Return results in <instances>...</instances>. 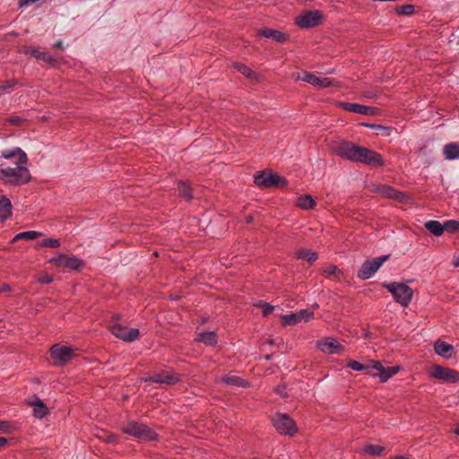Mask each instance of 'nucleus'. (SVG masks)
<instances>
[{
	"instance_id": "1",
	"label": "nucleus",
	"mask_w": 459,
	"mask_h": 459,
	"mask_svg": "<svg viewBox=\"0 0 459 459\" xmlns=\"http://www.w3.org/2000/svg\"><path fill=\"white\" fill-rule=\"evenodd\" d=\"M332 150L336 156L353 163H361L373 168H381L385 165L380 153L348 140L336 142Z\"/></svg>"
},
{
	"instance_id": "2",
	"label": "nucleus",
	"mask_w": 459,
	"mask_h": 459,
	"mask_svg": "<svg viewBox=\"0 0 459 459\" xmlns=\"http://www.w3.org/2000/svg\"><path fill=\"white\" fill-rule=\"evenodd\" d=\"M1 157L6 160L16 159L15 168H4L0 165V179L5 180L10 185L21 186L31 181V176L29 169L23 166L27 164L28 158L26 153L19 147L11 150L3 151Z\"/></svg>"
},
{
	"instance_id": "3",
	"label": "nucleus",
	"mask_w": 459,
	"mask_h": 459,
	"mask_svg": "<svg viewBox=\"0 0 459 459\" xmlns=\"http://www.w3.org/2000/svg\"><path fill=\"white\" fill-rule=\"evenodd\" d=\"M254 182L260 188H286L288 180L272 170L257 171Z\"/></svg>"
},
{
	"instance_id": "4",
	"label": "nucleus",
	"mask_w": 459,
	"mask_h": 459,
	"mask_svg": "<svg viewBox=\"0 0 459 459\" xmlns=\"http://www.w3.org/2000/svg\"><path fill=\"white\" fill-rule=\"evenodd\" d=\"M123 433L143 441H155L159 439L158 433L143 423L129 421L121 428Z\"/></svg>"
},
{
	"instance_id": "5",
	"label": "nucleus",
	"mask_w": 459,
	"mask_h": 459,
	"mask_svg": "<svg viewBox=\"0 0 459 459\" xmlns=\"http://www.w3.org/2000/svg\"><path fill=\"white\" fill-rule=\"evenodd\" d=\"M383 288L386 289L393 296L395 302L399 303L402 307H408L411 303L413 290L412 289L403 282H383Z\"/></svg>"
},
{
	"instance_id": "6",
	"label": "nucleus",
	"mask_w": 459,
	"mask_h": 459,
	"mask_svg": "<svg viewBox=\"0 0 459 459\" xmlns=\"http://www.w3.org/2000/svg\"><path fill=\"white\" fill-rule=\"evenodd\" d=\"M272 423L280 435L292 437L298 432L295 420L287 413L276 412L272 417Z\"/></svg>"
},
{
	"instance_id": "7",
	"label": "nucleus",
	"mask_w": 459,
	"mask_h": 459,
	"mask_svg": "<svg viewBox=\"0 0 459 459\" xmlns=\"http://www.w3.org/2000/svg\"><path fill=\"white\" fill-rule=\"evenodd\" d=\"M391 255H385L371 260H366L359 269L357 276L360 280H368L371 278L382 264L390 258Z\"/></svg>"
},
{
	"instance_id": "8",
	"label": "nucleus",
	"mask_w": 459,
	"mask_h": 459,
	"mask_svg": "<svg viewBox=\"0 0 459 459\" xmlns=\"http://www.w3.org/2000/svg\"><path fill=\"white\" fill-rule=\"evenodd\" d=\"M48 263L56 267H63L76 272H80L84 264L83 260L75 255H68L64 253H59L56 256L51 257Z\"/></svg>"
},
{
	"instance_id": "9",
	"label": "nucleus",
	"mask_w": 459,
	"mask_h": 459,
	"mask_svg": "<svg viewBox=\"0 0 459 459\" xmlns=\"http://www.w3.org/2000/svg\"><path fill=\"white\" fill-rule=\"evenodd\" d=\"M74 355V350L68 346L54 344L49 349L50 359L56 366H64L67 364L73 359Z\"/></svg>"
},
{
	"instance_id": "10",
	"label": "nucleus",
	"mask_w": 459,
	"mask_h": 459,
	"mask_svg": "<svg viewBox=\"0 0 459 459\" xmlns=\"http://www.w3.org/2000/svg\"><path fill=\"white\" fill-rule=\"evenodd\" d=\"M324 15L319 10L306 11L296 18L295 23L302 29L314 28L319 25Z\"/></svg>"
},
{
	"instance_id": "11",
	"label": "nucleus",
	"mask_w": 459,
	"mask_h": 459,
	"mask_svg": "<svg viewBox=\"0 0 459 459\" xmlns=\"http://www.w3.org/2000/svg\"><path fill=\"white\" fill-rule=\"evenodd\" d=\"M108 330L112 334H114L117 338H119L125 342H134L139 337V329L138 328H130L128 329L126 326L122 325L119 323L110 324L108 325Z\"/></svg>"
},
{
	"instance_id": "12",
	"label": "nucleus",
	"mask_w": 459,
	"mask_h": 459,
	"mask_svg": "<svg viewBox=\"0 0 459 459\" xmlns=\"http://www.w3.org/2000/svg\"><path fill=\"white\" fill-rule=\"evenodd\" d=\"M181 376L178 373L162 370L160 373H154L152 376L143 378L144 382H152L157 384H166L173 385L180 382Z\"/></svg>"
},
{
	"instance_id": "13",
	"label": "nucleus",
	"mask_w": 459,
	"mask_h": 459,
	"mask_svg": "<svg viewBox=\"0 0 459 459\" xmlns=\"http://www.w3.org/2000/svg\"><path fill=\"white\" fill-rule=\"evenodd\" d=\"M430 376L436 379H441L452 384L456 383L459 380V372L439 365L432 367Z\"/></svg>"
},
{
	"instance_id": "14",
	"label": "nucleus",
	"mask_w": 459,
	"mask_h": 459,
	"mask_svg": "<svg viewBox=\"0 0 459 459\" xmlns=\"http://www.w3.org/2000/svg\"><path fill=\"white\" fill-rule=\"evenodd\" d=\"M316 347L322 352L326 354H342L345 351V347L339 343L337 339L333 337H324L317 341Z\"/></svg>"
},
{
	"instance_id": "15",
	"label": "nucleus",
	"mask_w": 459,
	"mask_h": 459,
	"mask_svg": "<svg viewBox=\"0 0 459 459\" xmlns=\"http://www.w3.org/2000/svg\"><path fill=\"white\" fill-rule=\"evenodd\" d=\"M299 80L306 82L318 89H325L334 85V81L328 77H317L312 73L304 71L299 74Z\"/></svg>"
},
{
	"instance_id": "16",
	"label": "nucleus",
	"mask_w": 459,
	"mask_h": 459,
	"mask_svg": "<svg viewBox=\"0 0 459 459\" xmlns=\"http://www.w3.org/2000/svg\"><path fill=\"white\" fill-rule=\"evenodd\" d=\"M314 318V312L308 309H300L296 313L283 315L281 316L282 325H295L301 322H308Z\"/></svg>"
},
{
	"instance_id": "17",
	"label": "nucleus",
	"mask_w": 459,
	"mask_h": 459,
	"mask_svg": "<svg viewBox=\"0 0 459 459\" xmlns=\"http://www.w3.org/2000/svg\"><path fill=\"white\" fill-rule=\"evenodd\" d=\"M338 107L345 111L361 114L366 116H374L377 114V108L361 105L359 103L339 102Z\"/></svg>"
},
{
	"instance_id": "18",
	"label": "nucleus",
	"mask_w": 459,
	"mask_h": 459,
	"mask_svg": "<svg viewBox=\"0 0 459 459\" xmlns=\"http://www.w3.org/2000/svg\"><path fill=\"white\" fill-rule=\"evenodd\" d=\"M380 192L384 196L389 199H393L403 204L408 202V195L405 193L399 191L391 186L383 185L380 187Z\"/></svg>"
},
{
	"instance_id": "19",
	"label": "nucleus",
	"mask_w": 459,
	"mask_h": 459,
	"mask_svg": "<svg viewBox=\"0 0 459 459\" xmlns=\"http://www.w3.org/2000/svg\"><path fill=\"white\" fill-rule=\"evenodd\" d=\"M257 36L272 39L278 43H285L289 39V36L286 33L270 28L260 30Z\"/></svg>"
},
{
	"instance_id": "20",
	"label": "nucleus",
	"mask_w": 459,
	"mask_h": 459,
	"mask_svg": "<svg viewBox=\"0 0 459 459\" xmlns=\"http://www.w3.org/2000/svg\"><path fill=\"white\" fill-rule=\"evenodd\" d=\"M25 54L30 55L38 60H42L52 66L57 65V61L48 52L39 51L34 48H28L25 50Z\"/></svg>"
},
{
	"instance_id": "21",
	"label": "nucleus",
	"mask_w": 459,
	"mask_h": 459,
	"mask_svg": "<svg viewBox=\"0 0 459 459\" xmlns=\"http://www.w3.org/2000/svg\"><path fill=\"white\" fill-rule=\"evenodd\" d=\"M30 405L33 406L35 418L42 419L49 413L48 406L37 395H34V400L30 402Z\"/></svg>"
},
{
	"instance_id": "22",
	"label": "nucleus",
	"mask_w": 459,
	"mask_h": 459,
	"mask_svg": "<svg viewBox=\"0 0 459 459\" xmlns=\"http://www.w3.org/2000/svg\"><path fill=\"white\" fill-rule=\"evenodd\" d=\"M12 203L6 195H0V221H4L12 216Z\"/></svg>"
},
{
	"instance_id": "23",
	"label": "nucleus",
	"mask_w": 459,
	"mask_h": 459,
	"mask_svg": "<svg viewBox=\"0 0 459 459\" xmlns=\"http://www.w3.org/2000/svg\"><path fill=\"white\" fill-rule=\"evenodd\" d=\"M434 350L437 355L444 358H450L454 351V347L446 342L438 340L434 344Z\"/></svg>"
},
{
	"instance_id": "24",
	"label": "nucleus",
	"mask_w": 459,
	"mask_h": 459,
	"mask_svg": "<svg viewBox=\"0 0 459 459\" xmlns=\"http://www.w3.org/2000/svg\"><path fill=\"white\" fill-rule=\"evenodd\" d=\"M400 369H401L400 366H393V367H387V368L383 367V368L380 370V372L374 373L371 376L374 377H380L381 382L384 383V382H386L389 378H391L394 375L398 373L400 371Z\"/></svg>"
},
{
	"instance_id": "25",
	"label": "nucleus",
	"mask_w": 459,
	"mask_h": 459,
	"mask_svg": "<svg viewBox=\"0 0 459 459\" xmlns=\"http://www.w3.org/2000/svg\"><path fill=\"white\" fill-rule=\"evenodd\" d=\"M296 205L303 210L313 209L316 203L311 195L305 194L299 196L296 202Z\"/></svg>"
},
{
	"instance_id": "26",
	"label": "nucleus",
	"mask_w": 459,
	"mask_h": 459,
	"mask_svg": "<svg viewBox=\"0 0 459 459\" xmlns=\"http://www.w3.org/2000/svg\"><path fill=\"white\" fill-rule=\"evenodd\" d=\"M221 381L224 384H227L230 385H234V386H238V387H243V388H247L249 386L248 381H247L246 379H244L240 377H238V376L226 375V376L222 377Z\"/></svg>"
},
{
	"instance_id": "27",
	"label": "nucleus",
	"mask_w": 459,
	"mask_h": 459,
	"mask_svg": "<svg viewBox=\"0 0 459 459\" xmlns=\"http://www.w3.org/2000/svg\"><path fill=\"white\" fill-rule=\"evenodd\" d=\"M233 67L251 81H257L258 74L245 64L235 62Z\"/></svg>"
},
{
	"instance_id": "28",
	"label": "nucleus",
	"mask_w": 459,
	"mask_h": 459,
	"mask_svg": "<svg viewBox=\"0 0 459 459\" xmlns=\"http://www.w3.org/2000/svg\"><path fill=\"white\" fill-rule=\"evenodd\" d=\"M445 223L438 221H428L425 222V228L435 237L441 236L445 231Z\"/></svg>"
},
{
	"instance_id": "29",
	"label": "nucleus",
	"mask_w": 459,
	"mask_h": 459,
	"mask_svg": "<svg viewBox=\"0 0 459 459\" xmlns=\"http://www.w3.org/2000/svg\"><path fill=\"white\" fill-rule=\"evenodd\" d=\"M297 259L307 260L308 263L312 264L317 260L318 255L316 251L312 249L302 248L296 252Z\"/></svg>"
},
{
	"instance_id": "30",
	"label": "nucleus",
	"mask_w": 459,
	"mask_h": 459,
	"mask_svg": "<svg viewBox=\"0 0 459 459\" xmlns=\"http://www.w3.org/2000/svg\"><path fill=\"white\" fill-rule=\"evenodd\" d=\"M444 154L446 160H456L459 158V144L448 143L444 147Z\"/></svg>"
},
{
	"instance_id": "31",
	"label": "nucleus",
	"mask_w": 459,
	"mask_h": 459,
	"mask_svg": "<svg viewBox=\"0 0 459 459\" xmlns=\"http://www.w3.org/2000/svg\"><path fill=\"white\" fill-rule=\"evenodd\" d=\"M196 340L204 342L205 345L214 346L217 343V334L213 331L204 332L199 333V337Z\"/></svg>"
},
{
	"instance_id": "32",
	"label": "nucleus",
	"mask_w": 459,
	"mask_h": 459,
	"mask_svg": "<svg viewBox=\"0 0 459 459\" xmlns=\"http://www.w3.org/2000/svg\"><path fill=\"white\" fill-rule=\"evenodd\" d=\"M178 195L187 201L193 199L192 187L190 185L184 181H179L178 184Z\"/></svg>"
},
{
	"instance_id": "33",
	"label": "nucleus",
	"mask_w": 459,
	"mask_h": 459,
	"mask_svg": "<svg viewBox=\"0 0 459 459\" xmlns=\"http://www.w3.org/2000/svg\"><path fill=\"white\" fill-rule=\"evenodd\" d=\"M43 235L42 232L36 231V230H29V231H22L18 234H16L12 242H17L20 239H25V240H32L36 239Z\"/></svg>"
},
{
	"instance_id": "34",
	"label": "nucleus",
	"mask_w": 459,
	"mask_h": 459,
	"mask_svg": "<svg viewBox=\"0 0 459 459\" xmlns=\"http://www.w3.org/2000/svg\"><path fill=\"white\" fill-rule=\"evenodd\" d=\"M394 12L400 16H411L415 13V5L407 4L400 6H396Z\"/></svg>"
},
{
	"instance_id": "35",
	"label": "nucleus",
	"mask_w": 459,
	"mask_h": 459,
	"mask_svg": "<svg viewBox=\"0 0 459 459\" xmlns=\"http://www.w3.org/2000/svg\"><path fill=\"white\" fill-rule=\"evenodd\" d=\"M362 126L371 128L377 131H380L381 134H385L386 136L391 135L392 132L395 130V128L392 126H386L383 125H377V124H368V123H362Z\"/></svg>"
},
{
	"instance_id": "36",
	"label": "nucleus",
	"mask_w": 459,
	"mask_h": 459,
	"mask_svg": "<svg viewBox=\"0 0 459 459\" xmlns=\"http://www.w3.org/2000/svg\"><path fill=\"white\" fill-rule=\"evenodd\" d=\"M60 245L61 244H60L59 239L48 238L42 239L40 242H38L36 244L35 248L36 249H39V248H41V247H54V248H57V247H60Z\"/></svg>"
},
{
	"instance_id": "37",
	"label": "nucleus",
	"mask_w": 459,
	"mask_h": 459,
	"mask_svg": "<svg viewBox=\"0 0 459 459\" xmlns=\"http://www.w3.org/2000/svg\"><path fill=\"white\" fill-rule=\"evenodd\" d=\"M384 450H385L384 446H382L380 445H374V444H368L363 449L365 454L372 455V456L380 455Z\"/></svg>"
},
{
	"instance_id": "38",
	"label": "nucleus",
	"mask_w": 459,
	"mask_h": 459,
	"mask_svg": "<svg viewBox=\"0 0 459 459\" xmlns=\"http://www.w3.org/2000/svg\"><path fill=\"white\" fill-rule=\"evenodd\" d=\"M321 273L326 276L334 275L339 277L340 275H342V272L333 264L324 266Z\"/></svg>"
},
{
	"instance_id": "39",
	"label": "nucleus",
	"mask_w": 459,
	"mask_h": 459,
	"mask_svg": "<svg viewBox=\"0 0 459 459\" xmlns=\"http://www.w3.org/2000/svg\"><path fill=\"white\" fill-rule=\"evenodd\" d=\"M445 231L454 234L459 232V221L456 220H449L444 222Z\"/></svg>"
},
{
	"instance_id": "40",
	"label": "nucleus",
	"mask_w": 459,
	"mask_h": 459,
	"mask_svg": "<svg viewBox=\"0 0 459 459\" xmlns=\"http://www.w3.org/2000/svg\"><path fill=\"white\" fill-rule=\"evenodd\" d=\"M347 367L351 368V369H353V370H356V371H362V370L370 369V365L369 364H363V363H360L359 361L352 360V359H351L347 363Z\"/></svg>"
},
{
	"instance_id": "41",
	"label": "nucleus",
	"mask_w": 459,
	"mask_h": 459,
	"mask_svg": "<svg viewBox=\"0 0 459 459\" xmlns=\"http://www.w3.org/2000/svg\"><path fill=\"white\" fill-rule=\"evenodd\" d=\"M255 306L262 308V313L264 316H267L274 309V307L273 305L263 300H259L256 304H255Z\"/></svg>"
},
{
	"instance_id": "42",
	"label": "nucleus",
	"mask_w": 459,
	"mask_h": 459,
	"mask_svg": "<svg viewBox=\"0 0 459 459\" xmlns=\"http://www.w3.org/2000/svg\"><path fill=\"white\" fill-rule=\"evenodd\" d=\"M17 84H18V80H16V79L3 81L0 82V91H6L7 90L13 88Z\"/></svg>"
},
{
	"instance_id": "43",
	"label": "nucleus",
	"mask_w": 459,
	"mask_h": 459,
	"mask_svg": "<svg viewBox=\"0 0 459 459\" xmlns=\"http://www.w3.org/2000/svg\"><path fill=\"white\" fill-rule=\"evenodd\" d=\"M54 281L53 277L48 273L38 278L37 281L40 284H49Z\"/></svg>"
},
{
	"instance_id": "44",
	"label": "nucleus",
	"mask_w": 459,
	"mask_h": 459,
	"mask_svg": "<svg viewBox=\"0 0 459 459\" xmlns=\"http://www.w3.org/2000/svg\"><path fill=\"white\" fill-rule=\"evenodd\" d=\"M24 119L18 116H12L9 118H7V122H9L13 126H21Z\"/></svg>"
},
{
	"instance_id": "45",
	"label": "nucleus",
	"mask_w": 459,
	"mask_h": 459,
	"mask_svg": "<svg viewBox=\"0 0 459 459\" xmlns=\"http://www.w3.org/2000/svg\"><path fill=\"white\" fill-rule=\"evenodd\" d=\"M12 429V423L7 420H0V430L3 432H10Z\"/></svg>"
},
{
	"instance_id": "46",
	"label": "nucleus",
	"mask_w": 459,
	"mask_h": 459,
	"mask_svg": "<svg viewBox=\"0 0 459 459\" xmlns=\"http://www.w3.org/2000/svg\"><path fill=\"white\" fill-rule=\"evenodd\" d=\"M104 441L108 444L116 443L117 437L113 433H105V437H103Z\"/></svg>"
},
{
	"instance_id": "47",
	"label": "nucleus",
	"mask_w": 459,
	"mask_h": 459,
	"mask_svg": "<svg viewBox=\"0 0 459 459\" xmlns=\"http://www.w3.org/2000/svg\"><path fill=\"white\" fill-rule=\"evenodd\" d=\"M370 363H372V365H370V368L376 369L378 372H380V370L383 368V365L378 360H372Z\"/></svg>"
},
{
	"instance_id": "48",
	"label": "nucleus",
	"mask_w": 459,
	"mask_h": 459,
	"mask_svg": "<svg viewBox=\"0 0 459 459\" xmlns=\"http://www.w3.org/2000/svg\"><path fill=\"white\" fill-rule=\"evenodd\" d=\"M12 291V287L7 283H2L0 285V293H7Z\"/></svg>"
},
{
	"instance_id": "49",
	"label": "nucleus",
	"mask_w": 459,
	"mask_h": 459,
	"mask_svg": "<svg viewBox=\"0 0 459 459\" xmlns=\"http://www.w3.org/2000/svg\"><path fill=\"white\" fill-rule=\"evenodd\" d=\"M284 390H285V386H277L275 388V392L277 394H279L281 397L287 398L288 394Z\"/></svg>"
},
{
	"instance_id": "50",
	"label": "nucleus",
	"mask_w": 459,
	"mask_h": 459,
	"mask_svg": "<svg viewBox=\"0 0 459 459\" xmlns=\"http://www.w3.org/2000/svg\"><path fill=\"white\" fill-rule=\"evenodd\" d=\"M53 48H56V49H60V50H64V47H63V42L61 39H58L56 40L54 44H53Z\"/></svg>"
},
{
	"instance_id": "51",
	"label": "nucleus",
	"mask_w": 459,
	"mask_h": 459,
	"mask_svg": "<svg viewBox=\"0 0 459 459\" xmlns=\"http://www.w3.org/2000/svg\"><path fill=\"white\" fill-rule=\"evenodd\" d=\"M120 314H114L111 316L110 322L111 324L118 323L117 321L120 319Z\"/></svg>"
},
{
	"instance_id": "52",
	"label": "nucleus",
	"mask_w": 459,
	"mask_h": 459,
	"mask_svg": "<svg viewBox=\"0 0 459 459\" xmlns=\"http://www.w3.org/2000/svg\"><path fill=\"white\" fill-rule=\"evenodd\" d=\"M8 443V439L4 437H0V447L5 446Z\"/></svg>"
},
{
	"instance_id": "53",
	"label": "nucleus",
	"mask_w": 459,
	"mask_h": 459,
	"mask_svg": "<svg viewBox=\"0 0 459 459\" xmlns=\"http://www.w3.org/2000/svg\"><path fill=\"white\" fill-rule=\"evenodd\" d=\"M253 220H254L253 215L249 214V215L246 216V222L247 224L251 223L253 221Z\"/></svg>"
},
{
	"instance_id": "54",
	"label": "nucleus",
	"mask_w": 459,
	"mask_h": 459,
	"mask_svg": "<svg viewBox=\"0 0 459 459\" xmlns=\"http://www.w3.org/2000/svg\"><path fill=\"white\" fill-rule=\"evenodd\" d=\"M390 459H410V458L405 455H396V456L391 457Z\"/></svg>"
},
{
	"instance_id": "55",
	"label": "nucleus",
	"mask_w": 459,
	"mask_h": 459,
	"mask_svg": "<svg viewBox=\"0 0 459 459\" xmlns=\"http://www.w3.org/2000/svg\"><path fill=\"white\" fill-rule=\"evenodd\" d=\"M453 264L455 266V267H459V255L457 257H455V260L453 262Z\"/></svg>"
},
{
	"instance_id": "56",
	"label": "nucleus",
	"mask_w": 459,
	"mask_h": 459,
	"mask_svg": "<svg viewBox=\"0 0 459 459\" xmlns=\"http://www.w3.org/2000/svg\"><path fill=\"white\" fill-rule=\"evenodd\" d=\"M454 432H455L456 435H458V436H459V423H458V424H456V426H455V431H454Z\"/></svg>"
},
{
	"instance_id": "57",
	"label": "nucleus",
	"mask_w": 459,
	"mask_h": 459,
	"mask_svg": "<svg viewBox=\"0 0 459 459\" xmlns=\"http://www.w3.org/2000/svg\"><path fill=\"white\" fill-rule=\"evenodd\" d=\"M271 358H272V355H266V356H265V359H266V360H270V359H271Z\"/></svg>"
},
{
	"instance_id": "58",
	"label": "nucleus",
	"mask_w": 459,
	"mask_h": 459,
	"mask_svg": "<svg viewBox=\"0 0 459 459\" xmlns=\"http://www.w3.org/2000/svg\"><path fill=\"white\" fill-rule=\"evenodd\" d=\"M314 307H318V304H316H316L314 305Z\"/></svg>"
}]
</instances>
